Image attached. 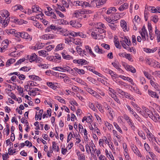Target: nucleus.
<instances>
[{"label": "nucleus", "instance_id": "1", "mask_svg": "<svg viewBox=\"0 0 160 160\" xmlns=\"http://www.w3.org/2000/svg\"><path fill=\"white\" fill-rule=\"evenodd\" d=\"M145 60L147 64L154 68L157 67L159 64V63L156 60L148 57L146 58Z\"/></svg>", "mask_w": 160, "mask_h": 160}, {"label": "nucleus", "instance_id": "2", "mask_svg": "<svg viewBox=\"0 0 160 160\" xmlns=\"http://www.w3.org/2000/svg\"><path fill=\"white\" fill-rule=\"evenodd\" d=\"M141 31H140V33L142 36V41L144 42L146 39V35L147 38V39H148V34L147 30L145 28V27L144 26L142 27Z\"/></svg>", "mask_w": 160, "mask_h": 160}, {"label": "nucleus", "instance_id": "3", "mask_svg": "<svg viewBox=\"0 0 160 160\" xmlns=\"http://www.w3.org/2000/svg\"><path fill=\"white\" fill-rule=\"evenodd\" d=\"M154 113H151L149 115V118L152 119L154 122H159L160 123V116L156 112H154Z\"/></svg>", "mask_w": 160, "mask_h": 160}, {"label": "nucleus", "instance_id": "4", "mask_svg": "<svg viewBox=\"0 0 160 160\" xmlns=\"http://www.w3.org/2000/svg\"><path fill=\"white\" fill-rule=\"evenodd\" d=\"M148 93L149 96L153 98H156L158 99L159 98V96L157 92L152 91L150 89L148 90Z\"/></svg>", "mask_w": 160, "mask_h": 160}, {"label": "nucleus", "instance_id": "5", "mask_svg": "<svg viewBox=\"0 0 160 160\" xmlns=\"http://www.w3.org/2000/svg\"><path fill=\"white\" fill-rule=\"evenodd\" d=\"M21 38L29 41L32 40V37L25 32H21Z\"/></svg>", "mask_w": 160, "mask_h": 160}, {"label": "nucleus", "instance_id": "6", "mask_svg": "<svg viewBox=\"0 0 160 160\" xmlns=\"http://www.w3.org/2000/svg\"><path fill=\"white\" fill-rule=\"evenodd\" d=\"M69 23L73 27L75 28H80L82 26V24L79 22L75 20L71 21Z\"/></svg>", "mask_w": 160, "mask_h": 160}, {"label": "nucleus", "instance_id": "7", "mask_svg": "<svg viewBox=\"0 0 160 160\" xmlns=\"http://www.w3.org/2000/svg\"><path fill=\"white\" fill-rule=\"evenodd\" d=\"M9 18H5L4 19L3 18H2V17L0 16V22L4 27L7 26L8 23L9 22Z\"/></svg>", "mask_w": 160, "mask_h": 160}, {"label": "nucleus", "instance_id": "8", "mask_svg": "<svg viewBox=\"0 0 160 160\" xmlns=\"http://www.w3.org/2000/svg\"><path fill=\"white\" fill-rule=\"evenodd\" d=\"M150 83L152 87L158 91H160V86L158 84L152 80H150Z\"/></svg>", "mask_w": 160, "mask_h": 160}, {"label": "nucleus", "instance_id": "9", "mask_svg": "<svg viewBox=\"0 0 160 160\" xmlns=\"http://www.w3.org/2000/svg\"><path fill=\"white\" fill-rule=\"evenodd\" d=\"M115 14H112L111 15V17H104V18L107 22L109 23H113V22H115L116 20L113 17H115Z\"/></svg>", "mask_w": 160, "mask_h": 160}, {"label": "nucleus", "instance_id": "10", "mask_svg": "<svg viewBox=\"0 0 160 160\" xmlns=\"http://www.w3.org/2000/svg\"><path fill=\"white\" fill-rule=\"evenodd\" d=\"M63 58L66 60L72 59L73 58L72 56L68 55L67 52L63 51L62 53Z\"/></svg>", "mask_w": 160, "mask_h": 160}, {"label": "nucleus", "instance_id": "11", "mask_svg": "<svg viewBox=\"0 0 160 160\" xmlns=\"http://www.w3.org/2000/svg\"><path fill=\"white\" fill-rule=\"evenodd\" d=\"M0 14L1 15L2 17L3 18H9V14L8 12L6 10H3L0 11Z\"/></svg>", "mask_w": 160, "mask_h": 160}, {"label": "nucleus", "instance_id": "12", "mask_svg": "<svg viewBox=\"0 0 160 160\" xmlns=\"http://www.w3.org/2000/svg\"><path fill=\"white\" fill-rule=\"evenodd\" d=\"M55 37V35L51 34H45L42 36V38L44 40L53 39Z\"/></svg>", "mask_w": 160, "mask_h": 160}, {"label": "nucleus", "instance_id": "13", "mask_svg": "<svg viewBox=\"0 0 160 160\" xmlns=\"http://www.w3.org/2000/svg\"><path fill=\"white\" fill-rule=\"evenodd\" d=\"M121 26L124 32L128 31V28H127V23L124 21H122L121 22Z\"/></svg>", "mask_w": 160, "mask_h": 160}, {"label": "nucleus", "instance_id": "14", "mask_svg": "<svg viewBox=\"0 0 160 160\" xmlns=\"http://www.w3.org/2000/svg\"><path fill=\"white\" fill-rule=\"evenodd\" d=\"M106 2V0H97L92 3H95L96 6H100L104 4Z\"/></svg>", "mask_w": 160, "mask_h": 160}, {"label": "nucleus", "instance_id": "15", "mask_svg": "<svg viewBox=\"0 0 160 160\" xmlns=\"http://www.w3.org/2000/svg\"><path fill=\"white\" fill-rule=\"evenodd\" d=\"M94 49L95 52L99 54H102L104 53L102 49L100 48L98 45L94 47Z\"/></svg>", "mask_w": 160, "mask_h": 160}, {"label": "nucleus", "instance_id": "16", "mask_svg": "<svg viewBox=\"0 0 160 160\" xmlns=\"http://www.w3.org/2000/svg\"><path fill=\"white\" fill-rule=\"evenodd\" d=\"M128 8V4L127 3H124L123 4L120 6L118 8L120 11H122Z\"/></svg>", "mask_w": 160, "mask_h": 160}, {"label": "nucleus", "instance_id": "17", "mask_svg": "<svg viewBox=\"0 0 160 160\" xmlns=\"http://www.w3.org/2000/svg\"><path fill=\"white\" fill-rule=\"evenodd\" d=\"M85 48L86 50H87L90 55L94 57H96V55L93 52L90 47L87 45L85 46Z\"/></svg>", "mask_w": 160, "mask_h": 160}, {"label": "nucleus", "instance_id": "18", "mask_svg": "<svg viewBox=\"0 0 160 160\" xmlns=\"http://www.w3.org/2000/svg\"><path fill=\"white\" fill-rule=\"evenodd\" d=\"M147 137L150 142H153L154 141H155L156 142H157L155 137L152 134H149V136H147Z\"/></svg>", "mask_w": 160, "mask_h": 160}, {"label": "nucleus", "instance_id": "19", "mask_svg": "<svg viewBox=\"0 0 160 160\" xmlns=\"http://www.w3.org/2000/svg\"><path fill=\"white\" fill-rule=\"evenodd\" d=\"M29 78L33 80L41 81L42 80L41 78L39 77L38 76L35 75H31L29 76Z\"/></svg>", "mask_w": 160, "mask_h": 160}, {"label": "nucleus", "instance_id": "20", "mask_svg": "<svg viewBox=\"0 0 160 160\" xmlns=\"http://www.w3.org/2000/svg\"><path fill=\"white\" fill-rule=\"evenodd\" d=\"M132 149L134 153L137 155L138 157H142L141 154L139 151L136 147H133L132 148Z\"/></svg>", "mask_w": 160, "mask_h": 160}, {"label": "nucleus", "instance_id": "21", "mask_svg": "<svg viewBox=\"0 0 160 160\" xmlns=\"http://www.w3.org/2000/svg\"><path fill=\"white\" fill-rule=\"evenodd\" d=\"M46 84L48 87L54 90L56 89L57 88V87L55 86L53 83L51 82H47Z\"/></svg>", "mask_w": 160, "mask_h": 160}, {"label": "nucleus", "instance_id": "22", "mask_svg": "<svg viewBox=\"0 0 160 160\" xmlns=\"http://www.w3.org/2000/svg\"><path fill=\"white\" fill-rule=\"evenodd\" d=\"M129 125L130 126L131 128L133 131H135L136 129V127L133 123L132 120L131 119H129L128 121L127 122Z\"/></svg>", "mask_w": 160, "mask_h": 160}, {"label": "nucleus", "instance_id": "23", "mask_svg": "<svg viewBox=\"0 0 160 160\" xmlns=\"http://www.w3.org/2000/svg\"><path fill=\"white\" fill-rule=\"evenodd\" d=\"M82 1H74L72 2L70 4V6L73 5L76 6H80L82 5Z\"/></svg>", "mask_w": 160, "mask_h": 160}, {"label": "nucleus", "instance_id": "24", "mask_svg": "<svg viewBox=\"0 0 160 160\" xmlns=\"http://www.w3.org/2000/svg\"><path fill=\"white\" fill-rule=\"evenodd\" d=\"M6 90L7 92H8V94L12 99L14 100H16L17 97L15 94L11 92V91L8 89H6Z\"/></svg>", "mask_w": 160, "mask_h": 160}, {"label": "nucleus", "instance_id": "25", "mask_svg": "<svg viewBox=\"0 0 160 160\" xmlns=\"http://www.w3.org/2000/svg\"><path fill=\"white\" fill-rule=\"evenodd\" d=\"M37 58V55L35 53H34L31 54L28 59L30 62H32L35 61Z\"/></svg>", "mask_w": 160, "mask_h": 160}, {"label": "nucleus", "instance_id": "26", "mask_svg": "<svg viewBox=\"0 0 160 160\" xmlns=\"http://www.w3.org/2000/svg\"><path fill=\"white\" fill-rule=\"evenodd\" d=\"M64 46V44L63 43H60L58 45L55 49V51H57L62 50Z\"/></svg>", "mask_w": 160, "mask_h": 160}, {"label": "nucleus", "instance_id": "27", "mask_svg": "<svg viewBox=\"0 0 160 160\" xmlns=\"http://www.w3.org/2000/svg\"><path fill=\"white\" fill-rule=\"evenodd\" d=\"M65 40V43L67 44H69L71 42H73L74 40V38L71 37H66L64 39Z\"/></svg>", "mask_w": 160, "mask_h": 160}, {"label": "nucleus", "instance_id": "28", "mask_svg": "<svg viewBox=\"0 0 160 160\" xmlns=\"http://www.w3.org/2000/svg\"><path fill=\"white\" fill-rule=\"evenodd\" d=\"M57 144L55 142H52V148L53 150L58 152L59 148V147L57 146Z\"/></svg>", "mask_w": 160, "mask_h": 160}, {"label": "nucleus", "instance_id": "29", "mask_svg": "<svg viewBox=\"0 0 160 160\" xmlns=\"http://www.w3.org/2000/svg\"><path fill=\"white\" fill-rule=\"evenodd\" d=\"M140 21V19L138 15H136L135 16L134 19L133 20V22L135 26L136 25V24L138 23Z\"/></svg>", "mask_w": 160, "mask_h": 160}, {"label": "nucleus", "instance_id": "30", "mask_svg": "<svg viewBox=\"0 0 160 160\" xmlns=\"http://www.w3.org/2000/svg\"><path fill=\"white\" fill-rule=\"evenodd\" d=\"M125 44L127 46H130L131 44V42L128 37H124V38Z\"/></svg>", "mask_w": 160, "mask_h": 160}, {"label": "nucleus", "instance_id": "31", "mask_svg": "<svg viewBox=\"0 0 160 160\" xmlns=\"http://www.w3.org/2000/svg\"><path fill=\"white\" fill-rule=\"evenodd\" d=\"M54 62L57 63H59L61 61V57L59 54L54 56Z\"/></svg>", "mask_w": 160, "mask_h": 160}, {"label": "nucleus", "instance_id": "32", "mask_svg": "<svg viewBox=\"0 0 160 160\" xmlns=\"http://www.w3.org/2000/svg\"><path fill=\"white\" fill-rule=\"evenodd\" d=\"M96 29H101V28H106L104 24L101 22H99L98 23L97 26H96Z\"/></svg>", "mask_w": 160, "mask_h": 160}, {"label": "nucleus", "instance_id": "33", "mask_svg": "<svg viewBox=\"0 0 160 160\" xmlns=\"http://www.w3.org/2000/svg\"><path fill=\"white\" fill-rule=\"evenodd\" d=\"M108 25L112 30L114 31L116 30L117 28V25L115 24L114 22H113V23H109L108 24Z\"/></svg>", "mask_w": 160, "mask_h": 160}, {"label": "nucleus", "instance_id": "34", "mask_svg": "<svg viewBox=\"0 0 160 160\" xmlns=\"http://www.w3.org/2000/svg\"><path fill=\"white\" fill-rule=\"evenodd\" d=\"M126 107L128 109V110L129 111L130 113L132 114H133L136 112L134 111L133 109L131 108L130 106L128 105H125Z\"/></svg>", "mask_w": 160, "mask_h": 160}, {"label": "nucleus", "instance_id": "35", "mask_svg": "<svg viewBox=\"0 0 160 160\" xmlns=\"http://www.w3.org/2000/svg\"><path fill=\"white\" fill-rule=\"evenodd\" d=\"M123 96H125V97L127 98H128L132 100L135 101V99L130 94L126 92V93Z\"/></svg>", "mask_w": 160, "mask_h": 160}, {"label": "nucleus", "instance_id": "36", "mask_svg": "<svg viewBox=\"0 0 160 160\" xmlns=\"http://www.w3.org/2000/svg\"><path fill=\"white\" fill-rule=\"evenodd\" d=\"M79 64L81 65H87L89 63V62L84 59H79Z\"/></svg>", "mask_w": 160, "mask_h": 160}, {"label": "nucleus", "instance_id": "37", "mask_svg": "<svg viewBox=\"0 0 160 160\" xmlns=\"http://www.w3.org/2000/svg\"><path fill=\"white\" fill-rule=\"evenodd\" d=\"M32 12H36L37 11L40 12V11L39 7L37 6H32Z\"/></svg>", "mask_w": 160, "mask_h": 160}, {"label": "nucleus", "instance_id": "38", "mask_svg": "<svg viewBox=\"0 0 160 160\" xmlns=\"http://www.w3.org/2000/svg\"><path fill=\"white\" fill-rule=\"evenodd\" d=\"M138 135L140 137L142 138L143 140L146 139V137L145 134L142 131H138Z\"/></svg>", "mask_w": 160, "mask_h": 160}, {"label": "nucleus", "instance_id": "39", "mask_svg": "<svg viewBox=\"0 0 160 160\" xmlns=\"http://www.w3.org/2000/svg\"><path fill=\"white\" fill-rule=\"evenodd\" d=\"M76 49L77 52L81 56H83L82 49L81 48H79V46H77Z\"/></svg>", "mask_w": 160, "mask_h": 160}, {"label": "nucleus", "instance_id": "40", "mask_svg": "<svg viewBox=\"0 0 160 160\" xmlns=\"http://www.w3.org/2000/svg\"><path fill=\"white\" fill-rule=\"evenodd\" d=\"M41 90L37 88H33L32 90H30V92L31 93H33V95L35 96L36 95L37 91H40Z\"/></svg>", "mask_w": 160, "mask_h": 160}, {"label": "nucleus", "instance_id": "41", "mask_svg": "<svg viewBox=\"0 0 160 160\" xmlns=\"http://www.w3.org/2000/svg\"><path fill=\"white\" fill-rule=\"evenodd\" d=\"M142 108L143 109L144 112L147 113V115L149 117L150 116H149V115H150L151 113H152V112L149 110L148 109L146 108L145 107H142Z\"/></svg>", "mask_w": 160, "mask_h": 160}, {"label": "nucleus", "instance_id": "42", "mask_svg": "<svg viewBox=\"0 0 160 160\" xmlns=\"http://www.w3.org/2000/svg\"><path fill=\"white\" fill-rule=\"evenodd\" d=\"M33 24L36 27L38 28L42 29V26L39 22L35 21L33 22Z\"/></svg>", "mask_w": 160, "mask_h": 160}, {"label": "nucleus", "instance_id": "43", "mask_svg": "<svg viewBox=\"0 0 160 160\" xmlns=\"http://www.w3.org/2000/svg\"><path fill=\"white\" fill-rule=\"evenodd\" d=\"M31 69V68L29 67L26 66L22 67L20 69V71H23L24 72H28Z\"/></svg>", "mask_w": 160, "mask_h": 160}, {"label": "nucleus", "instance_id": "44", "mask_svg": "<svg viewBox=\"0 0 160 160\" xmlns=\"http://www.w3.org/2000/svg\"><path fill=\"white\" fill-rule=\"evenodd\" d=\"M38 53L39 54V55L40 56H42L44 57H46L48 54L47 52L46 51L44 50H41L38 51Z\"/></svg>", "mask_w": 160, "mask_h": 160}, {"label": "nucleus", "instance_id": "45", "mask_svg": "<svg viewBox=\"0 0 160 160\" xmlns=\"http://www.w3.org/2000/svg\"><path fill=\"white\" fill-rule=\"evenodd\" d=\"M109 74L111 76L113 80L114 79H115L116 78L118 77V75L116 74L112 71H111V72Z\"/></svg>", "mask_w": 160, "mask_h": 160}, {"label": "nucleus", "instance_id": "46", "mask_svg": "<svg viewBox=\"0 0 160 160\" xmlns=\"http://www.w3.org/2000/svg\"><path fill=\"white\" fill-rule=\"evenodd\" d=\"M76 45H79V46H82V43L80 41V40L79 39H74L73 42Z\"/></svg>", "mask_w": 160, "mask_h": 160}, {"label": "nucleus", "instance_id": "47", "mask_svg": "<svg viewBox=\"0 0 160 160\" xmlns=\"http://www.w3.org/2000/svg\"><path fill=\"white\" fill-rule=\"evenodd\" d=\"M134 117V118L138 121L141 122L142 120L140 117L135 112L132 115Z\"/></svg>", "mask_w": 160, "mask_h": 160}, {"label": "nucleus", "instance_id": "48", "mask_svg": "<svg viewBox=\"0 0 160 160\" xmlns=\"http://www.w3.org/2000/svg\"><path fill=\"white\" fill-rule=\"evenodd\" d=\"M55 99L58 100L61 103H65V100L63 99L61 97L59 96H56L55 97Z\"/></svg>", "mask_w": 160, "mask_h": 160}, {"label": "nucleus", "instance_id": "49", "mask_svg": "<svg viewBox=\"0 0 160 160\" xmlns=\"http://www.w3.org/2000/svg\"><path fill=\"white\" fill-rule=\"evenodd\" d=\"M67 72H72L73 71V70L70 67L67 66H64L62 67Z\"/></svg>", "mask_w": 160, "mask_h": 160}, {"label": "nucleus", "instance_id": "50", "mask_svg": "<svg viewBox=\"0 0 160 160\" xmlns=\"http://www.w3.org/2000/svg\"><path fill=\"white\" fill-rule=\"evenodd\" d=\"M28 84L29 85L31 86H37V83L33 81H30L28 82Z\"/></svg>", "mask_w": 160, "mask_h": 160}, {"label": "nucleus", "instance_id": "51", "mask_svg": "<svg viewBox=\"0 0 160 160\" xmlns=\"http://www.w3.org/2000/svg\"><path fill=\"white\" fill-rule=\"evenodd\" d=\"M57 6H58V8L60 11L62 12H66V9L64 8V6H61L60 5L57 4Z\"/></svg>", "mask_w": 160, "mask_h": 160}, {"label": "nucleus", "instance_id": "52", "mask_svg": "<svg viewBox=\"0 0 160 160\" xmlns=\"http://www.w3.org/2000/svg\"><path fill=\"white\" fill-rule=\"evenodd\" d=\"M114 126L116 129L121 133H122V131L121 128L118 125V124L116 123H115L114 124Z\"/></svg>", "mask_w": 160, "mask_h": 160}, {"label": "nucleus", "instance_id": "53", "mask_svg": "<svg viewBox=\"0 0 160 160\" xmlns=\"http://www.w3.org/2000/svg\"><path fill=\"white\" fill-rule=\"evenodd\" d=\"M38 66L40 68H41L43 69H47L48 68V65L45 64H38Z\"/></svg>", "mask_w": 160, "mask_h": 160}, {"label": "nucleus", "instance_id": "54", "mask_svg": "<svg viewBox=\"0 0 160 160\" xmlns=\"http://www.w3.org/2000/svg\"><path fill=\"white\" fill-rule=\"evenodd\" d=\"M14 10H20L21 11L22 9L23 8L22 6L20 4L16 5L14 7Z\"/></svg>", "mask_w": 160, "mask_h": 160}, {"label": "nucleus", "instance_id": "55", "mask_svg": "<svg viewBox=\"0 0 160 160\" xmlns=\"http://www.w3.org/2000/svg\"><path fill=\"white\" fill-rule=\"evenodd\" d=\"M117 83L119 85H122L124 87H126L128 86V84L127 83L121 81H118L117 82Z\"/></svg>", "mask_w": 160, "mask_h": 160}, {"label": "nucleus", "instance_id": "56", "mask_svg": "<svg viewBox=\"0 0 160 160\" xmlns=\"http://www.w3.org/2000/svg\"><path fill=\"white\" fill-rule=\"evenodd\" d=\"M25 58H22V59H19L18 61L15 63V65H18L19 64L21 63L22 62H24L25 60Z\"/></svg>", "mask_w": 160, "mask_h": 160}, {"label": "nucleus", "instance_id": "57", "mask_svg": "<svg viewBox=\"0 0 160 160\" xmlns=\"http://www.w3.org/2000/svg\"><path fill=\"white\" fill-rule=\"evenodd\" d=\"M112 132L114 135L118 138V141H119V140H120V139L121 138L120 137L117 133V132L115 130H112Z\"/></svg>", "mask_w": 160, "mask_h": 160}, {"label": "nucleus", "instance_id": "58", "mask_svg": "<svg viewBox=\"0 0 160 160\" xmlns=\"http://www.w3.org/2000/svg\"><path fill=\"white\" fill-rule=\"evenodd\" d=\"M105 126L108 128V129H112V126L111 124H110L107 122H105Z\"/></svg>", "mask_w": 160, "mask_h": 160}, {"label": "nucleus", "instance_id": "59", "mask_svg": "<svg viewBox=\"0 0 160 160\" xmlns=\"http://www.w3.org/2000/svg\"><path fill=\"white\" fill-rule=\"evenodd\" d=\"M143 73L145 75V76H146V77L148 79H151V75L149 74V73L145 71H143Z\"/></svg>", "mask_w": 160, "mask_h": 160}, {"label": "nucleus", "instance_id": "60", "mask_svg": "<svg viewBox=\"0 0 160 160\" xmlns=\"http://www.w3.org/2000/svg\"><path fill=\"white\" fill-rule=\"evenodd\" d=\"M54 47V45H50L46 48V50L48 51H50Z\"/></svg>", "mask_w": 160, "mask_h": 160}, {"label": "nucleus", "instance_id": "61", "mask_svg": "<svg viewBox=\"0 0 160 160\" xmlns=\"http://www.w3.org/2000/svg\"><path fill=\"white\" fill-rule=\"evenodd\" d=\"M43 16H44V14L42 12H41L40 14L37 15H36V18L38 19L42 20L43 19Z\"/></svg>", "mask_w": 160, "mask_h": 160}, {"label": "nucleus", "instance_id": "62", "mask_svg": "<svg viewBox=\"0 0 160 160\" xmlns=\"http://www.w3.org/2000/svg\"><path fill=\"white\" fill-rule=\"evenodd\" d=\"M114 44L117 48H121V46L119 45V42L118 40H116L114 42Z\"/></svg>", "mask_w": 160, "mask_h": 160}, {"label": "nucleus", "instance_id": "63", "mask_svg": "<svg viewBox=\"0 0 160 160\" xmlns=\"http://www.w3.org/2000/svg\"><path fill=\"white\" fill-rule=\"evenodd\" d=\"M84 88L86 91L91 94L92 93H93V92H94V91L93 90L90 88L87 87H85Z\"/></svg>", "mask_w": 160, "mask_h": 160}, {"label": "nucleus", "instance_id": "64", "mask_svg": "<svg viewBox=\"0 0 160 160\" xmlns=\"http://www.w3.org/2000/svg\"><path fill=\"white\" fill-rule=\"evenodd\" d=\"M153 148L156 151L160 153V148L155 143L153 145Z\"/></svg>", "mask_w": 160, "mask_h": 160}]
</instances>
